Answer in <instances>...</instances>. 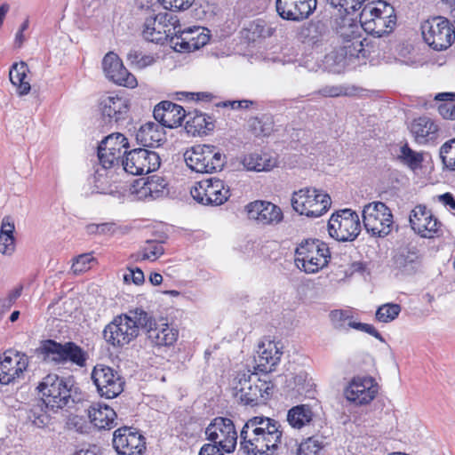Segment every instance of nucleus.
<instances>
[{
    "label": "nucleus",
    "mask_w": 455,
    "mask_h": 455,
    "mask_svg": "<svg viewBox=\"0 0 455 455\" xmlns=\"http://www.w3.org/2000/svg\"><path fill=\"white\" fill-rule=\"evenodd\" d=\"M290 204L298 216L315 220L329 213L333 206V199L331 195L323 188L305 186L291 193Z\"/></svg>",
    "instance_id": "nucleus-3"
},
{
    "label": "nucleus",
    "mask_w": 455,
    "mask_h": 455,
    "mask_svg": "<svg viewBox=\"0 0 455 455\" xmlns=\"http://www.w3.org/2000/svg\"><path fill=\"white\" fill-rule=\"evenodd\" d=\"M316 3V0H276L275 7L283 20L300 21L312 14Z\"/></svg>",
    "instance_id": "nucleus-29"
},
{
    "label": "nucleus",
    "mask_w": 455,
    "mask_h": 455,
    "mask_svg": "<svg viewBox=\"0 0 455 455\" xmlns=\"http://www.w3.org/2000/svg\"><path fill=\"white\" fill-rule=\"evenodd\" d=\"M362 21L360 24L347 14L343 18L338 28V34L343 39L344 48L347 52L357 59H366V50L363 45L362 31Z\"/></svg>",
    "instance_id": "nucleus-23"
},
{
    "label": "nucleus",
    "mask_w": 455,
    "mask_h": 455,
    "mask_svg": "<svg viewBox=\"0 0 455 455\" xmlns=\"http://www.w3.org/2000/svg\"><path fill=\"white\" fill-rule=\"evenodd\" d=\"M438 131L437 124L427 116L416 118L411 124V132L419 143L435 140L438 135Z\"/></svg>",
    "instance_id": "nucleus-38"
},
{
    "label": "nucleus",
    "mask_w": 455,
    "mask_h": 455,
    "mask_svg": "<svg viewBox=\"0 0 455 455\" xmlns=\"http://www.w3.org/2000/svg\"><path fill=\"white\" fill-rule=\"evenodd\" d=\"M310 381L311 378L309 375L306 371H301L291 377L289 386L296 389L298 392H300L310 384Z\"/></svg>",
    "instance_id": "nucleus-57"
},
{
    "label": "nucleus",
    "mask_w": 455,
    "mask_h": 455,
    "mask_svg": "<svg viewBox=\"0 0 455 455\" xmlns=\"http://www.w3.org/2000/svg\"><path fill=\"white\" fill-rule=\"evenodd\" d=\"M409 225L421 238L433 239L443 234V223L425 204L415 205L409 212Z\"/></svg>",
    "instance_id": "nucleus-20"
},
{
    "label": "nucleus",
    "mask_w": 455,
    "mask_h": 455,
    "mask_svg": "<svg viewBox=\"0 0 455 455\" xmlns=\"http://www.w3.org/2000/svg\"><path fill=\"white\" fill-rule=\"evenodd\" d=\"M112 445L118 455H143L146 451L143 435L138 430L128 427L114 431Z\"/></svg>",
    "instance_id": "nucleus-26"
},
{
    "label": "nucleus",
    "mask_w": 455,
    "mask_h": 455,
    "mask_svg": "<svg viewBox=\"0 0 455 455\" xmlns=\"http://www.w3.org/2000/svg\"><path fill=\"white\" fill-rule=\"evenodd\" d=\"M164 10L172 12H183L189 10L196 0H156Z\"/></svg>",
    "instance_id": "nucleus-52"
},
{
    "label": "nucleus",
    "mask_w": 455,
    "mask_h": 455,
    "mask_svg": "<svg viewBox=\"0 0 455 455\" xmlns=\"http://www.w3.org/2000/svg\"><path fill=\"white\" fill-rule=\"evenodd\" d=\"M328 235L338 242H352L361 232V222L357 212L352 209L333 212L327 221Z\"/></svg>",
    "instance_id": "nucleus-11"
},
{
    "label": "nucleus",
    "mask_w": 455,
    "mask_h": 455,
    "mask_svg": "<svg viewBox=\"0 0 455 455\" xmlns=\"http://www.w3.org/2000/svg\"><path fill=\"white\" fill-rule=\"evenodd\" d=\"M208 440L220 448L226 453L235 451L237 443V434L231 419L226 418H216L208 425L205 429Z\"/></svg>",
    "instance_id": "nucleus-22"
},
{
    "label": "nucleus",
    "mask_w": 455,
    "mask_h": 455,
    "mask_svg": "<svg viewBox=\"0 0 455 455\" xmlns=\"http://www.w3.org/2000/svg\"><path fill=\"white\" fill-rule=\"evenodd\" d=\"M97 263V259L92 253H84L73 259L71 269L75 274H82L92 269Z\"/></svg>",
    "instance_id": "nucleus-49"
},
{
    "label": "nucleus",
    "mask_w": 455,
    "mask_h": 455,
    "mask_svg": "<svg viewBox=\"0 0 455 455\" xmlns=\"http://www.w3.org/2000/svg\"><path fill=\"white\" fill-rule=\"evenodd\" d=\"M128 195L133 201H151L147 178L133 180L129 188Z\"/></svg>",
    "instance_id": "nucleus-46"
},
{
    "label": "nucleus",
    "mask_w": 455,
    "mask_h": 455,
    "mask_svg": "<svg viewBox=\"0 0 455 455\" xmlns=\"http://www.w3.org/2000/svg\"><path fill=\"white\" fill-rule=\"evenodd\" d=\"M30 366V357L16 349L0 353V385L14 386L25 379Z\"/></svg>",
    "instance_id": "nucleus-12"
},
{
    "label": "nucleus",
    "mask_w": 455,
    "mask_h": 455,
    "mask_svg": "<svg viewBox=\"0 0 455 455\" xmlns=\"http://www.w3.org/2000/svg\"><path fill=\"white\" fill-rule=\"evenodd\" d=\"M100 68L104 77L117 86L128 89L139 86L136 76L126 68L121 56L115 51H108L103 55Z\"/></svg>",
    "instance_id": "nucleus-19"
},
{
    "label": "nucleus",
    "mask_w": 455,
    "mask_h": 455,
    "mask_svg": "<svg viewBox=\"0 0 455 455\" xmlns=\"http://www.w3.org/2000/svg\"><path fill=\"white\" fill-rule=\"evenodd\" d=\"M153 327L146 329L153 347L160 353L172 349L179 339V330L168 323H161L155 329Z\"/></svg>",
    "instance_id": "nucleus-32"
},
{
    "label": "nucleus",
    "mask_w": 455,
    "mask_h": 455,
    "mask_svg": "<svg viewBox=\"0 0 455 455\" xmlns=\"http://www.w3.org/2000/svg\"><path fill=\"white\" fill-rule=\"evenodd\" d=\"M314 419V412L310 406L306 404L297 405L287 412V422L295 429H301L308 426Z\"/></svg>",
    "instance_id": "nucleus-40"
},
{
    "label": "nucleus",
    "mask_w": 455,
    "mask_h": 455,
    "mask_svg": "<svg viewBox=\"0 0 455 455\" xmlns=\"http://www.w3.org/2000/svg\"><path fill=\"white\" fill-rule=\"evenodd\" d=\"M75 455H98V451L96 447L89 446L80 449Z\"/></svg>",
    "instance_id": "nucleus-63"
},
{
    "label": "nucleus",
    "mask_w": 455,
    "mask_h": 455,
    "mask_svg": "<svg viewBox=\"0 0 455 455\" xmlns=\"http://www.w3.org/2000/svg\"><path fill=\"white\" fill-rule=\"evenodd\" d=\"M191 197L204 205H221L230 196L229 186L219 178H208L195 182L189 190Z\"/></svg>",
    "instance_id": "nucleus-16"
},
{
    "label": "nucleus",
    "mask_w": 455,
    "mask_h": 455,
    "mask_svg": "<svg viewBox=\"0 0 455 455\" xmlns=\"http://www.w3.org/2000/svg\"><path fill=\"white\" fill-rule=\"evenodd\" d=\"M362 219L366 232L374 237H385L394 228L392 210L382 202H371L362 210Z\"/></svg>",
    "instance_id": "nucleus-9"
},
{
    "label": "nucleus",
    "mask_w": 455,
    "mask_h": 455,
    "mask_svg": "<svg viewBox=\"0 0 455 455\" xmlns=\"http://www.w3.org/2000/svg\"><path fill=\"white\" fill-rule=\"evenodd\" d=\"M151 201L168 196L169 188L167 181L160 176L154 175L147 178Z\"/></svg>",
    "instance_id": "nucleus-45"
},
{
    "label": "nucleus",
    "mask_w": 455,
    "mask_h": 455,
    "mask_svg": "<svg viewBox=\"0 0 455 455\" xmlns=\"http://www.w3.org/2000/svg\"><path fill=\"white\" fill-rule=\"evenodd\" d=\"M224 453L220 448L212 443L204 444L199 451V455H224Z\"/></svg>",
    "instance_id": "nucleus-60"
},
{
    "label": "nucleus",
    "mask_w": 455,
    "mask_h": 455,
    "mask_svg": "<svg viewBox=\"0 0 455 455\" xmlns=\"http://www.w3.org/2000/svg\"><path fill=\"white\" fill-rule=\"evenodd\" d=\"M366 0H328L330 4L347 14L358 11Z\"/></svg>",
    "instance_id": "nucleus-53"
},
{
    "label": "nucleus",
    "mask_w": 455,
    "mask_h": 455,
    "mask_svg": "<svg viewBox=\"0 0 455 455\" xmlns=\"http://www.w3.org/2000/svg\"><path fill=\"white\" fill-rule=\"evenodd\" d=\"M347 325L355 330L366 332L377 339H379L380 342L385 343L386 340L382 337V335L378 331V330L371 324L366 323H361L355 319H354L351 315L347 322Z\"/></svg>",
    "instance_id": "nucleus-54"
},
{
    "label": "nucleus",
    "mask_w": 455,
    "mask_h": 455,
    "mask_svg": "<svg viewBox=\"0 0 455 455\" xmlns=\"http://www.w3.org/2000/svg\"><path fill=\"white\" fill-rule=\"evenodd\" d=\"M151 314L142 307H134L126 314L113 317L102 330L104 342L113 348H123L132 343L140 335V329L155 325Z\"/></svg>",
    "instance_id": "nucleus-2"
},
{
    "label": "nucleus",
    "mask_w": 455,
    "mask_h": 455,
    "mask_svg": "<svg viewBox=\"0 0 455 455\" xmlns=\"http://www.w3.org/2000/svg\"><path fill=\"white\" fill-rule=\"evenodd\" d=\"M128 139L122 133L116 132L107 136L99 146V160L101 166L105 170H111L109 178H113V174L116 171H120L121 159L124 157L129 148Z\"/></svg>",
    "instance_id": "nucleus-15"
},
{
    "label": "nucleus",
    "mask_w": 455,
    "mask_h": 455,
    "mask_svg": "<svg viewBox=\"0 0 455 455\" xmlns=\"http://www.w3.org/2000/svg\"><path fill=\"white\" fill-rule=\"evenodd\" d=\"M90 423L97 429L111 428L116 419L115 410L101 402L92 403L86 410Z\"/></svg>",
    "instance_id": "nucleus-36"
},
{
    "label": "nucleus",
    "mask_w": 455,
    "mask_h": 455,
    "mask_svg": "<svg viewBox=\"0 0 455 455\" xmlns=\"http://www.w3.org/2000/svg\"><path fill=\"white\" fill-rule=\"evenodd\" d=\"M211 38V31L205 27L181 26L178 22L177 27L173 28L170 47L177 52H194L207 45Z\"/></svg>",
    "instance_id": "nucleus-10"
},
{
    "label": "nucleus",
    "mask_w": 455,
    "mask_h": 455,
    "mask_svg": "<svg viewBox=\"0 0 455 455\" xmlns=\"http://www.w3.org/2000/svg\"><path fill=\"white\" fill-rule=\"evenodd\" d=\"M216 123L214 116L195 109L188 113L183 129L189 137L204 138L214 133Z\"/></svg>",
    "instance_id": "nucleus-28"
},
{
    "label": "nucleus",
    "mask_w": 455,
    "mask_h": 455,
    "mask_svg": "<svg viewBox=\"0 0 455 455\" xmlns=\"http://www.w3.org/2000/svg\"><path fill=\"white\" fill-rule=\"evenodd\" d=\"M160 166L157 153L144 148L130 150L122 160V169L132 175H142L155 172Z\"/></svg>",
    "instance_id": "nucleus-24"
},
{
    "label": "nucleus",
    "mask_w": 455,
    "mask_h": 455,
    "mask_svg": "<svg viewBox=\"0 0 455 455\" xmlns=\"http://www.w3.org/2000/svg\"><path fill=\"white\" fill-rule=\"evenodd\" d=\"M283 435L280 423L267 417H253L241 431V450L245 455H275Z\"/></svg>",
    "instance_id": "nucleus-1"
},
{
    "label": "nucleus",
    "mask_w": 455,
    "mask_h": 455,
    "mask_svg": "<svg viewBox=\"0 0 455 455\" xmlns=\"http://www.w3.org/2000/svg\"><path fill=\"white\" fill-rule=\"evenodd\" d=\"M282 355V347L278 342L261 340L257 350V369L265 373L275 371L281 362Z\"/></svg>",
    "instance_id": "nucleus-30"
},
{
    "label": "nucleus",
    "mask_w": 455,
    "mask_h": 455,
    "mask_svg": "<svg viewBox=\"0 0 455 455\" xmlns=\"http://www.w3.org/2000/svg\"><path fill=\"white\" fill-rule=\"evenodd\" d=\"M136 140L144 147L158 148L167 140L166 130L158 122H146L138 129Z\"/></svg>",
    "instance_id": "nucleus-35"
},
{
    "label": "nucleus",
    "mask_w": 455,
    "mask_h": 455,
    "mask_svg": "<svg viewBox=\"0 0 455 455\" xmlns=\"http://www.w3.org/2000/svg\"><path fill=\"white\" fill-rule=\"evenodd\" d=\"M329 318L333 324L339 325L342 323L348 322L350 313L347 310L335 309L330 312Z\"/></svg>",
    "instance_id": "nucleus-59"
},
{
    "label": "nucleus",
    "mask_w": 455,
    "mask_h": 455,
    "mask_svg": "<svg viewBox=\"0 0 455 455\" xmlns=\"http://www.w3.org/2000/svg\"><path fill=\"white\" fill-rule=\"evenodd\" d=\"M91 379L100 396L106 399L117 397L124 389V379L119 371L100 363L93 366Z\"/></svg>",
    "instance_id": "nucleus-14"
},
{
    "label": "nucleus",
    "mask_w": 455,
    "mask_h": 455,
    "mask_svg": "<svg viewBox=\"0 0 455 455\" xmlns=\"http://www.w3.org/2000/svg\"><path fill=\"white\" fill-rule=\"evenodd\" d=\"M401 312V307L398 304H384L376 311V319L381 323H389L397 318Z\"/></svg>",
    "instance_id": "nucleus-50"
},
{
    "label": "nucleus",
    "mask_w": 455,
    "mask_h": 455,
    "mask_svg": "<svg viewBox=\"0 0 455 455\" xmlns=\"http://www.w3.org/2000/svg\"><path fill=\"white\" fill-rule=\"evenodd\" d=\"M132 108L131 98L124 92L102 96L99 100V111L103 119L119 123L127 119Z\"/></svg>",
    "instance_id": "nucleus-25"
},
{
    "label": "nucleus",
    "mask_w": 455,
    "mask_h": 455,
    "mask_svg": "<svg viewBox=\"0 0 455 455\" xmlns=\"http://www.w3.org/2000/svg\"><path fill=\"white\" fill-rule=\"evenodd\" d=\"M440 157L446 169L455 171V138L447 140L441 146Z\"/></svg>",
    "instance_id": "nucleus-48"
},
{
    "label": "nucleus",
    "mask_w": 455,
    "mask_h": 455,
    "mask_svg": "<svg viewBox=\"0 0 455 455\" xmlns=\"http://www.w3.org/2000/svg\"><path fill=\"white\" fill-rule=\"evenodd\" d=\"M153 116L164 129H178L184 125L188 112L177 103L163 100L155 106Z\"/></svg>",
    "instance_id": "nucleus-27"
},
{
    "label": "nucleus",
    "mask_w": 455,
    "mask_h": 455,
    "mask_svg": "<svg viewBox=\"0 0 455 455\" xmlns=\"http://www.w3.org/2000/svg\"><path fill=\"white\" fill-rule=\"evenodd\" d=\"M164 277L160 273L151 272L148 275V282L153 286H158L163 283Z\"/></svg>",
    "instance_id": "nucleus-61"
},
{
    "label": "nucleus",
    "mask_w": 455,
    "mask_h": 455,
    "mask_svg": "<svg viewBox=\"0 0 455 455\" xmlns=\"http://www.w3.org/2000/svg\"><path fill=\"white\" fill-rule=\"evenodd\" d=\"M178 20L172 21L165 12H158L146 18L141 35L146 41L164 44L172 36L173 28L177 27Z\"/></svg>",
    "instance_id": "nucleus-21"
},
{
    "label": "nucleus",
    "mask_w": 455,
    "mask_h": 455,
    "mask_svg": "<svg viewBox=\"0 0 455 455\" xmlns=\"http://www.w3.org/2000/svg\"><path fill=\"white\" fill-rule=\"evenodd\" d=\"M331 260L329 245L316 238L301 240L295 250L297 267L307 274H315L326 267Z\"/></svg>",
    "instance_id": "nucleus-7"
},
{
    "label": "nucleus",
    "mask_w": 455,
    "mask_h": 455,
    "mask_svg": "<svg viewBox=\"0 0 455 455\" xmlns=\"http://www.w3.org/2000/svg\"><path fill=\"white\" fill-rule=\"evenodd\" d=\"M37 395L51 411H59L74 402L76 387L73 379L48 374L37 385Z\"/></svg>",
    "instance_id": "nucleus-4"
},
{
    "label": "nucleus",
    "mask_w": 455,
    "mask_h": 455,
    "mask_svg": "<svg viewBox=\"0 0 455 455\" xmlns=\"http://www.w3.org/2000/svg\"><path fill=\"white\" fill-rule=\"evenodd\" d=\"M10 11V4L7 3H3L0 4V28H2L4 20Z\"/></svg>",
    "instance_id": "nucleus-62"
},
{
    "label": "nucleus",
    "mask_w": 455,
    "mask_h": 455,
    "mask_svg": "<svg viewBox=\"0 0 455 455\" xmlns=\"http://www.w3.org/2000/svg\"><path fill=\"white\" fill-rule=\"evenodd\" d=\"M396 268L404 275H412L419 268V257L416 252L402 251L395 259Z\"/></svg>",
    "instance_id": "nucleus-42"
},
{
    "label": "nucleus",
    "mask_w": 455,
    "mask_h": 455,
    "mask_svg": "<svg viewBox=\"0 0 455 455\" xmlns=\"http://www.w3.org/2000/svg\"><path fill=\"white\" fill-rule=\"evenodd\" d=\"M322 442L315 437L303 438L297 445L295 455H320Z\"/></svg>",
    "instance_id": "nucleus-47"
},
{
    "label": "nucleus",
    "mask_w": 455,
    "mask_h": 455,
    "mask_svg": "<svg viewBox=\"0 0 455 455\" xmlns=\"http://www.w3.org/2000/svg\"><path fill=\"white\" fill-rule=\"evenodd\" d=\"M361 21L365 32L381 36L390 33L395 27V9L385 1L371 2L363 8Z\"/></svg>",
    "instance_id": "nucleus-8"
},
{
    "label": "nucleus",
    "mask_w": 455,
    "mask_h": 455,
    "mask_svg": "<svg viewBox=\"0 0 455 455\" xmlns=\"http://www.w3.org/2000/svg\"><path fill=\"white\" fill-rule=\"evenodd\" d=\"M273 383L250 371L238 373L231 382L233 395L243 403L256 405L267 401L272 395Z\"/></svg>",
    "instance_id": "nucleus-5"
},
{
    "label": "nucleus",
    "mask_w": 455,
    "mask_h": 455,
    "mask_svg": "<svg viewBox=\"0 0 455 455\" xmlns=\"http://www.w3.org/2000/svg\"><path fill=\"white\" fill-rule=\"evenodd\" d=\"M183 158L186 166L196 173L220 172L227 160L223 151L210 143H200L188 148L183 154Z\"/></svg>",
    "instance_id": "nucleus-6"
},
{
    "label": "nucleus",
    "mask_w": 455,
    "mask_h": 455,
    "mask_svg": "<svg viewBox=\"0 0 455 455\" xmlns=\"http://www.w3.org/2000/svg\"><path fill=\"white\" fill-rule=\"evenodd\" d=\"M243 214L250 223L259 227H275L284 220L281 206L266 199H255L243 206Z\"/></svg>",
    "instance_id": "nucleus-13"
},
{
    "label": "nucleus",
    "mask_w": 455,
    "mask_h": 455,
    "mask_svg": "<svg viewBox=\"0 0 455 455\" xmlns=\"http://www.w3.org/2000/svg\"><path fill=\"white\" fill-rule=\"evenodd\" d=\"M241 164L247 172H270L279 167L278 155L271 151H253L243 155Z\"/></svg>",
    "instance_id": "nucleus-31"
},
{
    "label": "nucleus",
    "mask_w": 455,
    "mask_h": 455,
    "mask_svg": "<svg viewBox=\"0 0 455 455\" xmlns=\"http://www.w3.org/2000/svg\"><path fill=\"white\" fill-rule=\"evenodd\" d=\"M123 283L126 285L142 286L145 283L144 272L139 267H128L123 272Z\"/></svg>",
    "instance_id": "nucleus-51"
},
{
    "label": "nucleus",
    "mask_w": 455,
    "mask_h": 455,
    "mask_svg": "<svg viewBox=\"0 0 455 455\" xmlns=\"http://www.w3.org/2000/svg\"><path fill=\"white\" fill-rule=\"evenodd\" d=\"M392 156L413 172L421 170L431 163L428 154L414 151L407 143L403 142L393 147Z\"/></svg>",
    "instance_id": "nucleus-33"
},
{
    "label": "nucleus",
    "mask_w": 455,
    "mask_h": 455,
    "mask_svg": "<svg viewBox=\"0 0 455 455\" xmlns=\"http://www.w3.org/2000/svg\"><path fill=\"white\" fill-rule=\"evenodd\" d=\"M378 381L370 375H356L351 378L343 389L345 400L355 406L371 403L379 393Z\"/></svg>",
    "instance_id": "nucleus-17"
},
{
    "label": "nucleus",
    "mask_w": 455,
    "mask_h": 455,
    "mask_svg": "<svg viewBox=\"0 0 455 455\" xmlns=\"http://www.w3.org/2000/svg\"><path fill=\"white\" fill-rule=\"evenodd\" d=\"M435 201L448 212H455V196L451 193H443L435 196Z\"/></svg>",
    "instance_id": "nucleus-58"
},
{
    "label": "nucleus",
    "mask_w": 455,
    "mask_h": 455,
    "mask_svg": "<svg viewBox=\"0 0 455 455\" xmlns=\"http://www.w3.org/2000/svg\"><path fill=\"white\" fill-rule=\"evenodd\" d=\"M88 354L73 342L65 343L63 363L71 362L77 366L83 367L86 364Z\"/></svg>",
    "instance_id": "nucleus-43"
},
{
    "label": "nucleus",
    "mask_w": 455,
    "mask_h": 455,
    "mask_svg": "<svg viewBox=\"0 0 455 455\" xmlns=\"http://www.w3.org/2000/svg\"><path fill=\"white\" fill-rule=\"evenodd\" d=\"M420 31L425 43L436 51L449 48L455 39V31L451 24L443 17L425 20L420 26Z\"/></svg>",
    "instance_id": "nucleus-18"
},
{
    "label": "nucleus",
    "mask_w": 455,
    "mask_h": 455,
    "mask_svg": "<svg viewBox=\"0 0 455 455\" xmlns=\"http://www.w3.org/2000/svg\"><path fill=\"white\" fill-rule=\"evenodd\" d=\"M16 225L11 216H4L0 221V254L11 257L16 251Z\"/></svg>",
    "instance_id": "nucleus-37"
},
{
    "label": "nucleus",
    "mask_w": 455,
    "mask_h": 455,
    "mask_svg": "<svg viewBox=\"0 0 455 455\" xmlns=\"http://www.w3.org/2000/svg\"><path fill=\"white\" fill-rule=\"evenodd\" d=\"M30 27V20L26 18L19 25L13 39V44L16 47L20 48L28 40V31Z\"/></svg>",
    "instance_id": "nucleus-56"
},
{
    "label": "nucleus",
    "mask_w": 455,
    "mask_h": 455,
    "mask_svg": "<svg viewBox=\"0 0 455 455\" xmlns=\"http://www.w3.org/2000/svg\"><path fill=\"white\" fill-rule=\"evenodd\" d=\"M126 60L132 68L142 70L154 65L156 58L151 52L134 47L128 51Z\"/></svg>",
    "instance_id": "nucleus-41"
},
{
    "label": "nucleus",
    "mask_w": 455,
    "mask_h": 455,
    "mask_svg": "<svg viewBox=\"0 0 455 455\" xmlns=\"http://www.w3.org/2000/svg\"><path fill=\"white\" fill-rule=\"evenodd\" d=\"M164 254V248L160 243H148L140 251L141 259L155 261Z\"/></svg>",
    "instance_id": "nucleus-55"
},
{
    "label": "nucleus",
    "mask_w": 455,
    "mask_h": 455,
    "mask_svg": "<svg viewBox=\"0 0 455 455\" xmlns=\"http://www.w3.org/2000/svg\"><path fill=\"white\" fill-rule=\"evenodd\" d=\"M250 105V102L247 100H242V101H230L228 104H225V106H229L232 108H246Z\"/></svg>",
    "instance_id": "nucleus-64"
},
{
    "label": "nucleus",
    "mask_w": 455,
    "mask_h": 455,
    "mask_svg": "<svg viewBox=\"0 0 455 455\" xmlns=\"http://www.w3.org/2000/svg\"><path fill=\"white\" fill-rule=\"evenodd\" d=\"M9 80L19 97H24L32 90V72L22 60L15 61L9 68Z\"/></svg>",
    "instance_id": "nucleus-34"
},
{
    "label": "nucleus",
    "mask_w": 455,
    "mask_h": 455,
    "mask_svg": "<svg viewBox=\"0 0 455 455\" xmlns=\"http://www.w3.org/2000/svg\"><path fill=\"white\" fill-rule=\"evenodd\" d=\"M65 343H59L52 339H45L40 342L36 352L44 361L63 363Z\"/></svg>",
    "instance_id": "nucleus-39"
},
{
    "label": "nucleus",
    "mask_w": 455,
    "mask_h": 455,
    "mask_svg": "<svg viewBox=\"0 0 455 455\" xmlns=\"http://www.w3.org/2000/svg\"><path fill=\"white\" fill-rule=\"evenodd\" d=\"M436 100L443 101L438 106V112L443 118L455 120V93L442 92L435 95Z\"/></svg>",
    "instance_id": "nucleus-44"
}]
</instances>
